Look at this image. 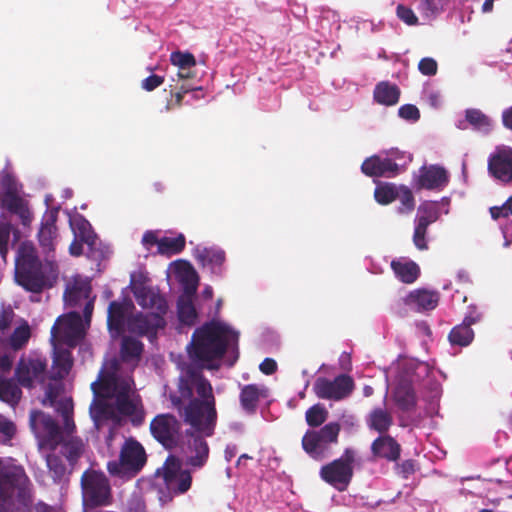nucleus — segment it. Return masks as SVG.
<instances>
[{
  "instance_id": "f257e3e1",
  "label": "nucleus",
  "mask_w": 512,
  "mask_h": 512,
  "mask_svg": "<svg viewBox=\"0 0 512 512\" xmlns=\"http://www.w3.org/2000/svg\"><path fill=\"white\" fill-rule=\"evenodd\" d=\"M177 392L170 399L189 430L212 436L218 416L210 381L200 369L189 367L179 379Z\"/></svg>"
},
{
  "instance_id": "f03ea898",
  "label": "nucleus",
  "mask_w": 512,
  "mask_h": 512,
  "mask_svg": "<svg viewBox=\"0 0 512 512\" xmlns=\"http://www.w3.org/2000/svg\"><path fill=\"white\" fill-rule=\"evenodd\" d=\"M63 512L44 501L33 504V487L24 468L0 459V512Z\"/></svg>"
},
{
  "instance_id": "7ed1b4c3",
  "label": "nucleus",
  "mask_w": 512,
  "mask_h": 512,
  "mask_svg": "<svg viewBox=\"0 0 512 512\" xmlns=\"http://www.w3.org/2000/svg\"><path fill=\"white\" fill-rule=\"evenodd\" d=\"M237 338L238 335L227 325L217 321L207 322L193 332L187 347L189 357L207 369H218L216 362L225 355L229 343Z\"/></svg>"
},
{
  "instance_id": "20e7f679",
  "label": "nucleus",
  "mask_w": 512,
  "mask_h": 512,
  "mask_svg": "<svg viewBox=\"0 0 512 512\" xmlns=\"http://www.w3.org/2000/svg\"><path fill=\"white\" fill-rule=\"evenodd\" d=\"M56 278L55 263L49 260L43 263L32 242L19 245L15 260V281L19 286L31 293H41L51 288Z\"/></svg>"
},
{
  "instance_id": "39448f33",
  "label": "nucleus",
  "mask_w": 512,
  "mask_h": 512,
  "mask_svg": "<svg viewBox=\"0 0 512 512\" xmlns=\"http://www.w3.org/2000/svg\"><path fill=\"white\" fill-rule=\"evenodd\" d=\"M61 454L66 458L68 464H65L62 457L56 450H47L45 454L46 466L49 475L54 483L68 481L79 459L85 452V444L80 437L66 439L60 448Z\"/></svg>"
},
{
  "instance_id": "423d86ee",
  "label": "nucleus",
  "mask_w": 512,
  "mask_h": 512,
  "mask_svg": "<svg viewBox=\"0 0 512 512\" xmlns=\"http://www.w3.org/2000/svg\"><path fill=\"white\" fill-rule=\"evenodd\" d=\"M146 462L143 445L134 438H128L120 449L119 459L107 463V471L113 477L130 480L141 472Z\"/></svg>"
},
{
  "instance_id": "0eeeda50",
  "label": "nucleus",
  "mask_w": 512,
  "mask_h": 512,
  "mask_svg": "<svg viewBox=\"0 0 512 512\" xmlns=\"http://www.w3.org/2000/svg\"><path fill=\"white\" fill-rule=\"evenodd\" d=\"M81 487L86 508L94 509L112 503L110 482L103 472L86 470L81 476Z\"/></svg>"
},
{
  "instance_id": "6e6552de",
  "label": "nucleus",
  "mask_w": 512,
  "mask_h": 512,
  "mask_svg": "<svg viewBox=\"0 0 512 512\" xmlns=\"http://www.w3.org/2000/svg\"><path fill=\"white\" fill-rule=\"evenodd\" d=\"M29 422L40 451L57 450L66 442L61 427L49 414L33 410L30 413Z\"/></svg>"
},
{
  "instance_id": "1a4fd4ad",
  "label": "nucleus",
  "mask_w": 512,
  "mask_h": 512,
  "mask_svg": "<svg viewBox=\"0 0 512 512\" xmlns=\"http://www.w3.org/2000/svg\"><path fill=\"white\" fill-rule=\"evenodd\" d=\"M340 431L338 422H329L319 430H307L302 437V448L311 458L322 460L330 445L338 442Z\"/></svg>"
},
{
  "instance_id": "9d476101",
  "label": "nucleus",
  "mask_w": 512,
  "mask_h": 512,
  "mask_svg": "<svg viewBox=\"0 0 512 512\" xmlns=\"http://www.w3.org/2000/svg\"><path fill=\"white\" fill-rule=\"evenodd\" d=\"M85 330L86 326L78 312L61 315L51 328V343L74 348L84 338Z\"/></svg>"
},
{
  "instance_id": "9b49d317",
  "label": "nucleus",
  "mask_w": 512,
  "mask_h": 512,
  "mask_svg": "<svg viewBox=\"0 0 512 512\" xmlns=\"http://www.w3.org/2000/svg\"><path fill=\"white\" fill-rule=\"evenodd\" d=\"M355 455L353 449L346 448L340 458L321 467V479L338 491H345L353 477Z\"/></svg>"
},
{
  "instance_id": "f8f14e48",
  "label": "nucleus",
  "mask_w": 512,
  "mask_h": 512,
  "mask_svg": "<svg viewBox=\"0 0 512 512\" xmlns=\"http://www.w3.org/2000/svg\"><path fill=\"white\" fill-rule=\"evenodd\" d=\"M134 381L131 378L120 377L116 374L115 382L112 389V398H115V406L117 411L123 415L132 418L135 425H139L144 421V410L142 405L132 399L130 394Z\"/></svg>"
},
{
  "instance_id": "ddd939ff",
  "label": "nucleus",
  "mask_w": 512,
  "mask_h": 512,
  "mask_svg": "<svg viewBox=\"0 0 512 512\" xmlns=\"http://www.w3.org/2000/svg\"><path fill=\"white\" fill-rule=\"evenodd\" d=\"M153 438L165 449L173 450L181 442V422L170 413L156 415L150 422Z\"/></svg>"
},
{
  "instance_id": "4468645a",
  "label": "nucleus",
  "mask_w": 512,
  "mask_h": 512,
  "mask_svg": "<svg viewBox=\"0 0 512 512\" xmlns=\"http://www.w3.org/2000/svg\"><path fill=\"white\" fill-rule=\"evenodd\" d=\"M355 384L351 376L340 374L333 380L318 377L314 381L313 391L320 399L340 401L347 398L354 390Z\"/></svg>"
},
{
  "instance_id": "2eb2a0df",
  "label": "nucleus",
  "mask_w": 512,
  "mask_h": 512,
  "mask_svg": "<svg viewBox=\"0 0 512 512\" xmlns=\"http://www.w3.org/2000/svg\"><path fill=\"white\" fill-rule=\"evenodd\" d=\"M489 174L502 184H512V148L497 146L488 158Z\"/></svg>"
},
{
  "instance_id": "dca6fc26",
  "label": "nucleus",
  "mask_w": 512,
  "mask_h": 512,
  "mask_svg": "<svg viewBox=\"0 0 512 512\" xmlns=\"http://www.w3.org/2000/svg\"><path fill=\"white\" fill-rule=\"evenodd\" d=\"M165 485L178 495L185 494L192 485V474L183 469L181 463L174 457H168L163 467Z\"/></svg>"
},
{
  "instance_id": "f3484780",
  "label": "nucleus",
  "mask_w": 512,
  "mask_h": 512,
  "mask_svg": "<svg viewBox=\"0 0 512 512\" xmlns=\"http://www.w3.org/2000/svg\"><path fill=\"white\" fill-rule=\"evenodd\" d=\"M46 368L45 359L21 357L15 368V377L21 386L31 388L34 381L44 382Z\"/></svg>"
},
{
  "instance_id": "a211bd4d",
  "label": "nucleus",
  "mask_w": 512,
  "mask_h": 512,
  "mask_svg": "<svg viewBox=\"0 0 512 512\" xmlns=\"http://www.w3.org/2000/svg\"><path fill=\"white\" fill-rule=\"evenodd\" d=\"M166 320L161 315H153L150 313H137L127 319V329L130 333L138 336H147L152 342L157 338L159 329H164Z\"/></svg>"
},
{
  "instance_id": "6ab92c4d",
  "label": "nucleus",
  "mask_w": 512,
  "mask_h": 512,
  "mask_svg": "<svg viewBox=\"0 0 512 512\" xmlns=\"http://www.w3.org/2000/svg\"><path fill=\"white\" fill-rule=\"evenodd\" d=\"M187 452L186 464L194 469H201L209 459L210 448L203 433L186 430Z\"/></svg>"
},
{
  "instance_id": "aec40b11",
  "label": "nucleus",
  "mask_w": 512,
  "mask_h": 512,
  "mask_svg": "<svg viewBox=\"0 0 512 512\" xmlns=\"http://www.w3.org/2000/svg\"><path fill=\"white\" fill-rule=\"evenodd\" d=\"M439 218L438 209L431 204H422L418 208V214L415 219V229L413 234V243L419 250H427L428 244L426 234L429 225L436 222Z\"/></svg>"
},
{
  "instance_id": "412c9836",
  "label": "nucleus",
  "mask_w": 512,
  "mask_h": 512,
  "mask_svg": "<svg viewBox=\"0 0 512 512\" xmlns=\"http://www.w3.org/2000/svg\"><path fill=\"white\" fill-rule=\"evenodd\" d=\"M137 303L144 309L152 310L150 314L164 317L168 311V303L163 295L152 287L143 284L135 285L133 289Z\"/></svg>"
},
{
  "instance_id": "4be33fe9",
  "label": "nucleus",
  "mask_w": 512,
  "mask_h": 512,
  "mask_svg": "<svg viewBox=\"0 0 512 512\" xmlns=\"http://www.w3.org/2000/svg\"><path fill=\"white\" fill-rule=\"evenodd\" d=\"M13 366V357L9 354L0 356V371L7 373ZM14 379H6L0 377V400L11 405L16 406L22 397V390Z\"/></svg>"
},
{
  "instance_id": "5701e85b",
  "label": "nucleus",
  "mask_w": 512,
  "mask_h": 512,
  "mask_svg": "<svg viewBox=\"0 0 512 512\" xmlns=\"http://www.w3.org/2000/svg\"><path fill=\"white\" fill-rule=\"evenodd\" d=\"M449 182L445 168L439 165L422 166L415 180L417 189L441 190Z\"/></svg>"
},
{
  "instance_id": "b1692460",
  "label": "nucleus",
  "mask_w": 512,
  "mask_h": 512,
  "mask_svg": "<svg viewBox=\"0 0 512 512\" xmlns=\"http://www.w3.org/2000/svg\"><path fill=\"white\" fill-rule=\"evenodd\" d=\"M361 171L369 177H394L399 173V165L392 158L373 155L363 161Z\"/></svg>"
},
{
  "instance_id": "393cba45",
  "label": "nucleus",
  "mask_w": 512,
  "mask_h": 512,
  "mask_svg": "<svg viewBox=\"0 0 512 512\" xmlns=\"http://www.w3.org/2000/svg\"><path fill=\"white\" fill-rule=\"evenodd\" d=\"M371 452L375 457L395 462L400 458L401 446L392 436L383 434L372 442Z\"/></svg>"
},
{
  "instance_id": "a878e982",
  "label": "nucleus",
  "mask_w": 512,
  "mask_h": 512,
  "mask_svg": "<svg viewBox=\"0 0 512 512\" xmlns=\"http://www.w3.org/2000/svg\"><path fill=\"white\" fill-rule=\"evenodd\" d=\"M56 221L57 212L51 211L44 217L38 232L39 244L47 256L55 250V239L57 236Z\"/></svg>"
},
{
  "instance_id": "bb28decb",
  "label": "nucleus",
  "mask_w": 512,
  "mask_h": 512,
  "mask_svg": "<svg viewBox=\"0 0 512 512\" xmlns=\"http://www.w3.org/2000/svg\"><path fill=\"white\" fill-rule=\"evenodd\" d=\"M53 345V365H52V380H62L70 372L73 366V357L69 349L62 348L60 345L52 343Z\"/></svg>"
},
{
  "instance_id": "cd10ccee",
  "label": "nucleus",
  "mask_w": 512,
  "mask_h": 512,
  "mask_svg": "<svg viewBox=\"0 0 512 512\" xmlns=\"http://www.w3.org/2000/svg\"><path fill=\"white\" fill-rule=\"evenodd\" d=\"M267 396V388L257 384L244 385L239 395L240 404L244 411L249 414L255 413L260 398Z\"/></svg>"
},
{
  "instance_id": "c85d7f7f",
  "label": "nucleus",
  "mask_w": 512,
  "mask_h": 512,
  "mask_svg": "<svg viewBox=\"0 0 512 512\" xmlns=\"http://www.w3.org/2000/svg\"><path fill=\"white\" fill-rule=\"evenodd\" d=\"M117 372V362L112 363V371L100 370L97 379L91 383V390L96 398H112V389Z\"/></svg>"
},
{
  "instance_id": "c756f323",
  "label": "nucleus",
  "mask_w": 512,
  "mask_h": 512,
  "mask_svg": "<svg viewBox=\"0 0 512 512\" xmlns=\"http://www.w3.org/2000/svg\"><path fill=\"white\" fill-rule=\"evenodd\" d=\"M390 266L396 278L402 283L412 284L420 276V267L412 260L394 259Z\"/></svg>"
},
{
  "instance_id": "7c9ffc66",
  "label": "nucleus",
  "mask_w": 512,
  "mask_h": 512,
  "mask_svg": "<svg viewBox=\"0 0 512 512\" xmlns=\"http://www.w3.org/2000/svg\"><path fill=\"white\" fill-rule=\"evenodd\" d=\"M366 424L370 430L380 435L387 434L393 425V416L386 408L375 407L368 414Z\"/></svg>"
},
{
  "instance_id": "2f4dec72",
  "label": "nucleus",
  "mask_w": 512,
  "mask_h": 512,
  "mask_svg": "<svg viewBox=\"0 0 512 512\" xmlns=\"http://www.w3.org/2000/svg\"><path fill=\"white\" fill-rule=\"evenodd\" d=\"M439 295L437 292L418 289L409 293L406 303L415 306L418 311L432 310L438 305Z\"/></svg>"
},
{
  "instance_id": "473e14b6",
  "label": "nucleus",
  "mask_w": 512,
  "mask_h": 512,
  "mask_svg": "<svg viewBox=\"0 0 512 512\" xmlns=\"http://www.w3.org/2000/svg\"><path fill=\"white\" fill-rule=\"evenodd\" d=\"M144 351V344L132 337L124 336L120 346V358L125 363L138 364Z\"/></svg>"
},
{
  "instance_id": "72a5a7b5",
  "label": "nucleus",
  "mask_w": 512,
  "mask_h": 512,
  "mask_svg": "<svg viewBox=\"0 0 512 512\" xmlns=\"http://www.w3.org/2000/svg\"><path fill=\"white\" fill-rule=\"evenodd\" d=\"M71 226L74 232L75 238H78L85 244H87L89 248V252L94 254V247L97 242V236L94 233L91 224L84 217L80 216L79 218H75L73 222H71Z\"/></svg>"
},
{
  "instance_id": "f704fd0d",
  "label": "nucleus",
  "mask_w": 512,
  "mask_h": 512,
  "mask_svg": "<svg viewBox=\"0 0 512 512\" xmlns=\"http://www.w3.org/2000/svg\"><path fill=\"white\" fill-rule=\"evenodd\" d=\"M374 100L385 106L396 105L400 98V89L388 81L379 82L374 89Z\"/></svg>"
},
{
  "instance_id": "c9c22d12",
  "label": "nucleus",
  "mask_w": 512,
  "mask_h": 512,
  "mask_svg": "<svg viewBox=\"0 0 512 512\" xmlns=\"http://www.w3.org/2000/svg\"><path fill=\"white\" fill-rule=\"evenodd\" d=\"M465 122H467L473 130L485 135L489 134L493 130L492 119L480 109H466Z\"/></svg>"
},
{
  "instance_id": "e433bc0d",
  "label": "nucleus",
  "mask_w": 512,
  "mask_h": 512,
  "mask_svg": "<svg viewBox=\"0 0 512 512\" xmlns=\"http://www.w3.org/2000/svg\"><path fill=\"white\" fill-rule=\"evenodd\" d=\"M394 400L402 411H410L416 406V395L412 385L408 382H401L394 391Z\"/></svg>"
},
{
  "instance_id": "4c0bfd02",
  "label": "nucleus",
  "mask_w": 512,
  "mask_h": 512,
  "mask_svg": "<svg viewBox=\"0 0 512 512\" xmlns=\"http://www.w3.org/2000/svg\"><path fill=\"white\" fill-rule=\"evenodd\" d=\"M128 304L112 301L108 307L107 326L109 330L120 332L124 328Z\"/></svg>"
},
{
  "instance_id": "58836bf2",
  "label": "nucleus",
  "mask_w": 512,
  "mask_h": 512,
  "mask_svg": "<svg viewBox=\"0 0 512 512\" xmlns=\"http://www.w3.org/2000/svg\"><path fill=\"white\" fill-rule=\"evenodd\" d=\"M186 246V238L184 234L179 233L176 237H162L159 243L158 254L167 257L180 254Z\"/></svg>"
},
{
  "instance_id": "ea45409f",
  "label": "nucleus",
  "mask_w": 512,
  "mask_h": 512,
  "mask_svg": "<svg viewBox=\"0 0 512 512\" xmlns=\"http://www.w3.org/2000/svg\"><path fill=\"white\" fill-rule=\"evenodd\" d=\"M474 336L472 328L461 323L451 329L448 340L452 346L467 347L474 340Z\"/></svg>"
},
{
  "instance_id": "a19ab883",
  "label": "nucleus",
  "mask_w": 512,
  "mask_h": 512,
  "mask_svg": "<svg viewBox=\"0 0 512 512\" xmlns=\"http://www.w3.org/2000/svg\"><path fill=\"white\" fill-rule=\"evenodd\" d=\"M106 398L94 397L90 405V415L94 422L109 420L113 417L114 411L110 404L105 401Z\"/></svg>"
},
{
  "instance_id": "79ce46f5",
  "label": "nucleus",
  "mask_w": 512,
  "mask_h": 512,
  "mask_svg": "<svg viewBox=\"0 0 512 512\" xmlns=\"http://www.w3.org/2000/svg\"><path fill=\"white\" fill-rule=\"evenodd\" d=\"M178 317L180 322L193 325L197 319V312L189 297H180L178 301Z\"/></svg>"
},
{
  "instance_id": "37998d69",
  "label": "nucleus",
  "mask_w": 512,
  "mask_h": 512,
  "mask_svg": "<svg viewBox=\"0 0 512 512\" xmlns=\"http://www.w3.org/2000/svg\"><path fill=\"white\" fill-rule=\"evenodd\" d=\"M197 259L203 265L221 266L225 261V252L217 248H203L198 252Z\"/></svg>"
},
{
  "instance_id": "c03bdc74",
  "label": "nucleus",
  "mask_w": 512,
  "mask_h": 512,
  "mask_svg": "<svg viewBox=\"0 0 512 512\" xmlns=\"http://www.w3.org/2000/svg\"><path fill=\"white\" fill-rule=\"evenodd\" d=\"M31 337V330L27 322L17 327L9 338V344L15 351L22 349Z\"/></svg>"
},
{
  "instance_id": "a18cd8bd",
  "label": "nucleus",
  "mask_w": 512,
  "mask_h": 512,
  "mask_svg": "<svg viewBox=\"0 0 512 512\" xmlns=\"http://www.w3.org/2000/svg\"><path fill=\"white\" fill-rule=\"evenodd\" d=\"M327 417L328 411L321 404L313 405L305 413L307 424L313 428L321 426Z\"/></svg>"
},
{
  "instance_id": "49530a36",
  "label": "nucleus",
  "mask_w": 512,
  "mask_h": 512,
  "mask_svg": "<svg viewBox=\"0 0 512 512\" xmlns=\"http://www.w3.org/2000/svg\"><path fill=\"white\" fill-rule=\"evenodd\" d=\"M375 200L381 205H387L398 197V190L392 184L377 187L374 191Z\"/></svg>"
},
{
  "instance_id": "de8ad7c7",
  "label": "nucleus",
  "mask_w": 512,
  "mask_h": 512,
  "mask_svg": "<svg viewBox=\"0 0 512 512\" xmlns=\"http://www.w3.org/2000/svg\"><path fill=\"white\" fill-rule=\"evenodd\" d=\"M170 61L179 69H192L196 66V59L192 53L175 51L170 55Z\"/></svg>"
},
{
  "instance_id": "09e8293b",
  "label": "nucleus",
  "mask_w": 512,
  "mask_h": 512,
  "mask_svg": "<svg viewBox=\"0 0 512 512\" xmlns=\"http://www.w3.org/2000/svg\"><path fill=\"white\" fill-rule=\"evenodd\" d=\"M64 392V384L61 380H53L46 387V398L43 401L44 405H55L56 400L62 397Z\"/></svg>"
},
{
  "instance_id": "8fccbe9b",
  "label": "nucleus",
  "mask_w": 512,
  "mask_h": 512,
  "mask_svg": "<svg viewBox=\"0 0 512 512\" xmlns=\"http://www.w3.org/2000/svg\"><path fill=\"white\" fill-rule=\"evenodd\" d=\"M397 199L400 201V206L398 208L400 213H409L414 210L415 199L409 188L405 186L401 187L398 191Z\"/></svg>"
},
{
  "instance_id": "3c124183",
  "label": "nucleus",
  "mask_w": 512,
  "mask_h": 512,
  "mask_svg": "<svg viewBox=\"0 0 512 512\" xmlns=\"http://www.w3.org/2000/svg\"><path fill=\"white\" fill-rule=\"evenodd\" d=\"M3 206L10 212L17 214L25 206V203L21 197L11 191H7L3 197Z\"/></svg>"
},
{
  "instance_id": "603ef678",
  "label": "nucleus",
  "mask_w": 512,
  "mask_h": 512,
  "mask_svg": "<svg viewBox=\"0 0 512 512\" xmlns=\"http://www.w3.org/2000/svg\"><path fill=\"white\" fill-rule=\"evenodd\" d=\"M125 512H147L143 496L139 493L132 494L127 500Z\"/></svg>"
},
{
  "instance_id": "864d4df0",
  "label": "nucleus",
  "mask_w": 512,
  "mask_h": 512,
  "mask_svg": "<svg viewBox=\"0 0 512 512\" xmlns=\"http://www.w3.org/2000/svg\"><path fill=\"white\" fill-rule=\"evenodd\" d=\"M50 407L55 408V410L62 416L67 417L73 415V400L71 397L63 396L56 400L55 405H49Z\"/></svg>"
},
{
  "instance_id": "5fc2aeb1",
  "label": "nucleus",
  "mask_w": 512,
  "mask_h": 512,
  "mask_svg": "<svg viewBox=\"0 0 512 512\" xmlns=\"http://www.w3.org/2000/svg\"><path fill=\"white\" fill-rule=\"evenodd\" d=\"M396 13L398 18L409 26H413L418 23L417 16L409 7L399 4L396 8Z\"/></svg>"
},
{
  "instance_id": "6e6d98bb",
  "label": "nucleus",
  "mask_w": 512,
  "mask_h": 512,
  "mask_svg": "<svg viewBox=\"0 0 512 512\" xmlns=\"http://www.w3.org/2000/svg\"><path fill=\"white\" fill-rule=\"evenodd\" d=\"M418 69L425 76H434L438 71V64L431 57L422 58L418 63Z\"/></svg>"
},
{
  "instance_id": "4d7b16f0",
  "label": "nucleus",
  "mask_w": 512,
  "mask_h": 512,
  "mask_svg": "<svg viewBox=\"0 0 512 512\" xmlns=\"http://www.w3.org/2000/svg\"><path fill=\"white\" fill-rule=\"evenodd\" d=\"M16 433L15 424L9 420L6 416L0 414V434L3 436L5 441L11 440Z\"/></svg>"
},
{
  "instance_id": "13d9d810",
  "label": "nucleus",
  "mask_w": 512,
  "mask_h": 512,
  "mask_svg": "<svg viewBox=\"0 0 512 512\" xmlns=\"http://www.w3.org/2000/svg\"><path fill=\"white\" fill-rule=\"evenodd\" d=\"M64 298L69 305L75 306L81 298H89V291L73 287L64 293Z\"/></svg>"
},
{
  "instance_id": "bf43d9fd",
  "label": "nucleus",
  "mask_w": 512,
  "mask_h": 512,
  "mask_svg": "<svg viewBox=\"0 0 512 512\" xmlns=\"http://www.w3.org/2000/svg\"><path fill=\"white\" fill-rule=\"evenodd\" d=\"M398 115L408 121H417L420 118V111L413 104H405L398 109Z\"/></svg>"
},
{
  "instance_id": "052dcab7",
  "label": "nucleus",
  "mask_w": 512,
  "mask_h": 512,
  "mask_svg": "<svg viewBox=\"0 0 512 512\" xmlns=\"http://www.w3.org/2000/svg\"><path fill=\"white\" fill-rule=\"evenodd\" d=\"M10 239V227L6 224H0V256L6 262L8 253V242Z\"/></svg>"
},
{
  "instance_id": "680f3d73",
  "label": "nucleus",
  "mask_w": 512,
  "mask_h": 512,
  "mask_svg": "<svg viewBox=\"0 0 512 512\" xmlns=\"http://www.w3.org/2000/svg\"><path fill=\"white\" fill-rule=\"evenodd\" d=\"M158 233L159 231L157 230H147L144 232L141 243L147 251H150V249L156 245L157 252H159L160 238L158 237Z\"/></svg>"
},
{
  "instance_id": "e2e57ef3",
  "label": "nucleus",
  "mask_w": 512,
  "mask_h": 512,
  "mask_svg": "<svg viewBox=\"0 0 512 512\" xmlns=\"http://www.w3.org/2000/svg\"><path fill=\"white\" fill-rule=\"evenodd\" d=\"M164 83V77L152 74L142 80L141 87L146 91H153Z\"/></svg>"
},
{
  "instance_id": "0e129e2a",
  "label": "nucleus",
  "mask_w": 512,
  "mask_h": 512,
  "mask_svg": "<svg viewBox=\"0 0 512 512\" xmlns=\"http://www.w3.org/2000/svg\"><path fill=\"white\" fill-rule=\"evenodd\" d=\"M158 500L161 503V505H166L170 502H172L173 498L175 496H178V494L174 493L167 485L164 487L158 488L157 491Z\"/></svg>"
},
{
  "instance_id": "69168bd1",
  "label": "nucleus",
  "mask_w": 512,
  "mask_h": 512,
  "mask_svg": "<svg viewBox=\"0 0 512 512\" xmlns=\"http://www.w3.org/2000/svg\"><path fill=\"white\" fill-rule=\"evenodd\" d=\"M63 418V428H61L63 436L65 439H69L74 437L72 434L76 430V425L73 420V415L62 417Z\"/></svg>"
},
{
  "instance_id": "338daca9",
  "label": "nucleus",
  "mask_w": 512,
  "mask_h": 512,
  "mask_svg": "<svg viewBox=\"0 0 512 512\" xmlns=\"http://www.w3.org/2000/svg\"><path fill=\"white\" fill-rule=\"evenodd\" d=\"M489 212H490L491 218L493 220H498L501 217H504V218L509 217L510 213L508 211V202H507V200L501 206L490 207Z\"/></svg>"
},
{
  "instance_id": "774afa93",
  "label": "nucleus",
  "mask_w": 512,
  "mask_h": 512,
  "mask_svg": "<svg viewBox=\"0 0 512 512\" xmlns=\"http://www.w3.org/2000/svg\"><path fill=\"white\" fill-rule=\"evenodd\" d=\"M14 312L8 309H2L0 312V331H5L8 329L13 321Z\"/></svg>"
}]
</instances>
